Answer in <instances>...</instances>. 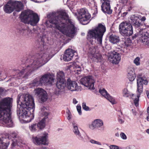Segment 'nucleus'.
Wrapping results in <instances>:
<instances>
[{
    "label": "nucleus",
    "instance_id": "35",
    "mask_svg": "<svg viewBox=\"0 0 149 149\" xmlns=\"http://www.w3.org/2000/svg\"><path fill=\"white\" fill-rule=\"evenodd\" d=\"M17 136V134L15 132H13L11 133H10L8 136V139H11L12 138H16Z\"/></svg>",
    "mask_w": 149,
    "mask_h": 149
},
{
    "label": "nucleus",
    "instance_id": "19",
    "mask_svg": "<svg viewBox=\"0 0 149 149\" xmlns=\"http://www.w3.org/2000/svg\"><path fill=\"white\" fill-rule=\"evenodd\" d=\"M109 59L113 63L118 64L120 60V55L118 53L113 51L111 53Z\"/></svg>",
    "mask_w": 149,
    "mask_h": 149
},
{
    "label": "nucleus",
    "instance_id": "60",
    "mask_svg": "<svg viewBox=\"0 0 149 149\" xmlns=\"http://www.w3.org/2000/svg\"><path fill=\"white\" fill-rule=\"evenodd\" d=\"M147 112L148 114H149V107H148L147 108Z\"/></svg>",
    "mask_w": 149,
    "mask_h": 149
},
{
    "label": "nucleus",
    "instance_id": "48",
    "mask_svg": "<svg viewBox=\"0 0 149 149\" xmlns=\"http://www.w3.org/2000/svg\"><path fill=\"white\" fill-rule=\"evenodd\" d=\"M31 0L34 2L38 3H42V2H45L46 1V0H41V1H37L36 0Z\"/></svg>",
    "mask_w": 149,
    "mask_h": 149
},
{
    "label": "nucleus",
    "instance_id": "31",
    "mask_svg": "<svg viewBox=\"0 0 149 149\" xmlns=\"http://www.w3.org/2000/svg\"><path fill=\"white\" fill-rule=\"evenodd\" d=\"M46 92L44 90L40 88H38L34 90L35 94L38 97L43 93H45Z\"/></svg>",
    "mask_w": 149,
    "mask_h": 149
},
{
    "label": "nucleus",
    "instance_id": "16",
    "mask_svg": "<svg viewBox=\"0 0 149 149\" xmlns=\"http://www.w3.org/2000/svg\"><path fill=\"white\" fill-rule=\"evenodd\" d=\"M111 0H101L102 3L101 8L102 11L105 13L111 14L112 10L111 9L110 2Z\"/></svg>",
    "mask_w": 149,
    "mask_h": 149
},
{
    "label": "nucleus",
    "instance_id": "34",
    "mask_svg": "<svg viewBox=\"0 0 149 149\" xmlns=\"http://www.w3.org/2000/svg\"><path fill=\"white\" fill-rule=\"evenodd\" d=\"M29 128L30 130L32 132H35L37 130V128H38L37 125H36V123H33L31 124L29 126Z\"/></svg>",
    "mask_w": 149,
    "mask_h": 149
},
{
    "label": "nucleus",
    "instance_id": "15",
    "mask_svg": "<svg viewBox=\"0 0 149 149\" xmlns=\"http://www.w3.org/2000/svg\"><path fill=\"white\" fill-rule=\"evenodd\" d=\"M72 124L73 132L74 134L79 140L84 142L86 141L88 136L86 134L83 135L81 134L79 130L77 124L74 121L72 122Z\"/></svg>",
    "mask_w": 149,
    "mask_h": 149
},
{
    "label": "nucleus",
    "instance_id": "61",
    "mask_svg": "<svg viewBox=\"0 0 149 149\" xmlns=\"http://www.w3.org/2000/svg\"><path fill=\"white\" fill-rule=\"evenodd\" d=\"M40 149H47L46 147H43L42 148H41Z\"/></svg>",
    "mask_w": 149,
    "mask_h": 149
},
{
    "label": "nucleus",
    "instance_id": "32",
    "mask_svg": "<svg viewBox=\"0 0 149 149\" xmlns=\"http://www.w3.org/2000/svg\"><path fill=\"white\" fill-rule=\"evenodd\" d=\"M38 100L42 102H44L47 100L48 96L47 92L43 93L38 97Z\"/></svg>",
    "mask_w": 149,
    "mask_h": 149
},
{
    "label": "nucleus",
    "instance_id": "42",
    "mask_svg": "<svg viewBox=\"0 0 149 149\" xmlns=\"http://www.w3.org/2000/svg\"><path fill=\"white\" fill-rule=\"evenodd\" d=\"M74 69L76 70L77 71H80V66L79 65H77L76 64H74L73 66Z\"/></svg>",
    "mask_w": 149,
    "mask_h": 149
},
{
    "label": "nucleus",
    "instance_id": "38",
    "mask_svg": "<svg viewBox=\"0 0 149 149\" xmlns=\"http://www.w3.org/2000/svg\"><path fill=\"white\" fill-rule=\"evenodd\" d=\"M74 0H68L67 4L68 6L71 7L74 5Z\"/></svg>",
    "mask_w": 149,
    "mask_h": 149
},
{
    "label": "nucleus",
    "instance_id": "47",
    "mask_svg": "<svg viewBox=\"0 0 149 149\" xmlns=\"http://www.w3.org/2000/svg\"><path fill=\"white\" fill-rule=\"evenodd\" d=\"M129 41L130 42H127V40L125 41L124 42V43L127 47H129L131 45V41L130 40Z\"/></svg>",
    "mask_w": 149,
    "mask_h": 149
},
{
    "label": "nucleus",
    "instance_id": "6",
    "mask_svg": "<svg viewBox=\"0 0 149 149\" xmlns=\"http://www.w3.org/2000/svg\"><path fill=\"white\" fill-rule=\"evenodd\" d=\"M106 30L104 26L100 24L94 29L90 30L88 33L87 38L92 45H93V40H97L98 43L102 44V38Z\"/></svg>",
    "mask_w": 149,
    "mask_h": 149
},
{
    "label": "nucleus",
    "instance_id": "39",
    "mask_svg": "<svg viewBox=\"0 0 149 149\" xmlns=\"http://www.w3.org/2000/svg\"><path fill=\"white\" fill-rule=\"evenodd\" d=\"M90 142L92 144H96L100 146L102 145V143L101 142L96 141L92 139H91L90 140Z\"/></svg>",
    "mask_w": 149,
    "mask_h": 149
},
{
    "label": "nucleus",
    "instance_id": "26",
    "mask_svg": "<svg viewBox=\"0 0 149 149\" xmlns=\"http://www.w3.org/2000/svg\"><path fill=\"white\" fill-rule=\"evenodd\" d=\"M131 19L132 21V23L136 27H138L141 25L140 20L139 18L134 15H132L131 17Z\"/></svg>",
    "mask_w": 149,
    "mask_h": 149
},
{
    "label": "nucleus",
    "instance_id": "8",
    "mask_svg": "<svg viewBox=\"0 0 149 149\" xmlns=\"http://www.w3.org/2000/svg\"><path fill=\"white\" fill-rule=\"evenodd\" d=\"M23 7L22 3L20 1H10L4 6L3 9L6 13L10 14L15 10L20 12L23 9Z\"/></svg>",
    "mask_w": 149,
    "mask_h": 149
},
{
    "label": "nucleus",
    "instance_id": "25",
    "mask_svg": "<svg viewBox=\"0 0 149 149\" xmlns=\"http://www.w3.org/2000/svg\"><path fill=\"white\" fill-rule=\"evenodd\" d=\"M109 40L113 44H117L119 42L120 39L118 36L111 33L109 35Z\"/></svg>",
    "mask_w": 149,
    "mask_h": 149
},
{
    "label": "nucleus",
    "instance_id": "14",
    "mask_svg": "<svg viewBox=\"0 0 149 149\" xmlns=\"http://www.w3.org/2000/svg\"><path fill=\"white\" fill-rule=\"evenodd\" d=\"M40 78L42 85H51L54 82V79L49 73L44 74Z\"/></svg>",
    "mask_w": 149,
    "mask_h": 149
},
{
    "label": "nucleus",
    "instance_id": "11",
    "mask_svg": "<svg viewBox=\"0 0 149 149\" xmlns=\"http://www.w3.org/2000/svg\"><path fill=\"white\" fill-rule=\"evenodd\" d=\"M80 83L84 86L90 89H94V84L95 80L92 76H88L81 78L80 80Z\"/></svg>",
    "mask_w": 149,
    "mask_h": 149
},
{
    "label": "nucleus",
    "instance_id": "62",
    "mask_svg": "<svg viewBox=\"0 0 149 149\" xmlns=\"http://www.w3.org/2000/svg\"><path fill=\"white\" fill-rule=\"evenodd\" d=\"M116 136L118 137L119 136V134L118 133H117L116 134Z\"/></svg>",
    "mask_w": 149,
    "mask_h": 149
},
{
    "label": "nucleus",
    "instance_id": "37",
    "mask_svg": "<svg viewBox=\"0 0 149 149\" xmlns=\"http://www.w3.org/2000/svg\"><path fill=\"white\" fill-rule=\"evenodd\" d=\"M89 5L91 4V6L92 7L93 6L95 9H97L96 3L93 0H88Z\"/></svg>",
    "mask_w": 149,
    "mask_h": 149
},
{
    "label": "nucleus",
    "instance_id": "3",
    "mask_svg": "<svg viewBox=\"0 0 149 149\" xmlns=\"http://www.w3.org/2000/svg\"><path fill=\"white\" fill-rule=\"evenodd\" d=\"M17 113L25 119L27 122L33 119L34 116L32 112L34 111L35 104L32 96L28 94H19L17 99Z\"/></svg>",
    "mask_w": 149,
    "mask_h": 149
},
{
    "label": "nucleus",
    "instance_id": "57",
    "mask_svg": "<svg viewBox=\"0 0 149 149\" xmlns=\"http://www.w3.org/2000/svg\"><path fill=\"white\" fill-rule=\"evenodd\" d=\"M71 118V116H70V115H69L67 117V118L68 120H70Z\"/></svg>",
    "mask_w": 149,
    "mask_h": 149
},
{
    "label": "nucleus",
    "instance_id": "36",
    "mask_svg": "<svg viewBox=\"0 0 149 149\" xmlns=\"http://www.w3.org/2000/svg\"><path fill=\"white\" fill-rule=\"evenodd\" d=\"M140 58L139 57H136L134 60V63L137 66L139 65L140 64Z\"/></svg>",
    "mask_w": 149,
    "mask_h": 149
},
{
    "label": "nucleus",
    "instance_id": "55",
    "mask_svg": "<svg viewBox=\"0 0 149 149\" xmlns=\"http://www.w3.org/2000/svg\"><path fill=\"white\" fill-rule=\"evenodd\" d=\"M3 91V89L2 88H0V95H1Z\"/></svg>",
    "mask_w": 149,
    "mask_h": 149
},
{
    "label": "nucleus",
    "instance_id": "51",
    "mask_svg": "<svg viewBox=\"0 0 149 149\" xmlns=\"http://www.w3.org/2000/svg\"><path fill=\"white\" fill-rule=\"evenodd\" d=\"M146 93L148 98L149 99V90H146Z\"/></svg>",
    "mask_w": 149,
    "mask_h": 149
},
{
    "label": "nucleus",
    "instance_id": "10",
    "mask_svg": "<svg viewBox=\"0 0 149 149\" xmlns=\"http://www.w3.org/2000/svg\"><path fill=\"white\" fill-rule=\"evenodd\" d=\"M119 29L120 33L123 36H130L133 33L132 26L129 22L125 21L119 24Z\"/></svg>",
    "mask_w": 149,
    "mask_h": 149
},
{
    "label": "nucleus",
    "instance_id": "53",
    "mask_svg": "<svg viewBox=\"0 0 149 149\" xmlns=\"http://www.w3.org/2000/svg\"><path fill=\"white\" fill-rule=\"evenodd\" d=\"M127 13H128L127 12H124L122 14V15L123 17H124L125 16Z\"/></svg>",
    "mask_w": 149,
    "mask_h": 149
},
{
    "label": "nucleus",
    "instance_id": "18",
    "mask_svg": "<svg viewBox=\"0 0 149 149\" xmlns=\"http://www.w3.org/2000/svg\"><path fill=\"white\" fill-rule=\"evenodd\" d=\"M17 30L20 34L28 37H31L34 34V29L32 30L27 26L18 28Z\"/></svg>",
    "mask_w": 149,
    "mask_h": 149
},
{
    "label": "nucleus",
    "instance_id": "2",
    "mask_svg": "<svg viewBox=\"0 0 149 149\" xmlns=\"http://www.w3.org/2000/svg\"><path fill=\"white\" fill-rule=\"evenodd\" d=\"M49 21L54 27L67 36L73 38L76 35L74 22L69 18L65 11H61L56 16L51 18Z\"/></svg>",
    "mask_w": 149,
    "mask_h": 149
},
{
    "label": "nucleus",
    "instance_id": "21",
    "mask_svg": "<svg viewBox=\"0 0 149 149\" xmlns=\"http://www.w3.org/2000/svg\"><path fill=\"white\" fill-rule=\"evenodd\" d=\"M66 87L69 90L72 91L79 90V86L77 82L71 80L69 78L67 80Z\"/></svg>",
    "mask_w": 149,
    "mask_h": 149
},
{
    "label": "nucleus",
    "instance_id": "54",
    "mask_svg": "<svg viewBox=\"0 0 149 149\" xmlns=\"http://www.w3.org/2000/svg\"><path fill=\"white\" fill-rule=\"evenodd\" d=\"M141 19L142 21H144L146 20V18L145 17L143 16L142 17V18Z\"/></svg>",
    "mask_w": 149,
    "mask_h": 149
},
{
    "label": "nucleus",
    "instance_id": "27",
    "mask_svg": "<svg viewBox=\"0 0 149 149\" xmlns=\"http://www.w3.org/2000/svg\"><path fill=\"white\" fill-rule=\"evenodd\" d=\"M30 85L31 87L42 85L39 77H37L34 79Z\"/></svg>",
    "mask_w": 149,
    "mask_h": 149
},
{
    "label": "nucleus",
    "instance_id": "20",
    "mask_svg": "<svg viewBox=\"0 0 149 149\" xmlns=\"http://www.w3.org/2000/svg\"><path fill=\"white\" fill-rule=\"evenodd\" d=\"M104 125L103 120L100 119H97L93 120L89 125V128L92 130L102 127Z\"/></svg>",
    "mask_w": 149,
    "mask_h": 149
},
{
    "label": "nucleus",
    "instance_id": "56",
    "mask_svg": "<svg viewBox=\"0 0 149 149\" xmlns=\"http://www.w3.org/2000/svg\"><path fill=\"white\" fill-rule=\"evenodd\" d=\"M60 92V91H58V92H56L55 93V94L56 95H58L59 94V92Z\"/></svg>",
    "mask_w": 149,
    "mask_h": 149
},
{
    "label": "nucleus",
    "instance_id": "30",
    "mask_svg": "<svg viewBox=\"0 0 149 149\" xmlns=\"http://www.w3.org/2000/svg\"><path fill=\"white\" fill-rule=\"evenodd\" d=\"M56 78L57 81L65 80L64 72L62 71H60L58 72L57 73Z\"/></svg>",
    "mask_w": 149,
    "mask_h": 149
},
{
    "label": "nucleus",
    "instance_id": "23",
    "mask_svg": "<svg viewBox=\"0 0 149 149\" xmlns=\"http://www.w3.org/2000/svg\"><path fill=\"white\" fill-rule=\"evenodd\" d=\"M127 78L130 81H133L136 78L134 69L132 67L128 68L127 69Z\"/></svg>",
    "mask_w": 149,
    "mask_h": 149
},
{
    "label": "nucleus",
    "instance_id": "44",
    "mask_svg": "<svg viewBox=\"0 0 149 149\" xmlns=\"http://www.w3.org/2000/svg\"><path fill=\"white\" fill-rule=\"evenodd\" d=\"M121 138L124 140L126 139L127 137L125 134L123 132H121L120 134Z\"/></svg>",
    "mask_w": 149,
    "mask_h": 149
},
{
    "label": "nucleus",
    "instance_id": "5",
    "mask_svg": "<svg viewBox=\"0 0 149 149\" xmlns=\"http://www.w3.org/2000/svg\"><path fill=\"white\" fill-rule=\"evenodd\" d=\"M137 90L138 93L136 95L134 94H130L129 92L126 88H125L123 91V95L125 97H129L134 100V103L136 107L139 105V98L141 93L143 91V85H147L148 82L147 78L142 74H139L136 78Z\"/></svg>",
    "mask_w": 149,
    "mask_h": 149
},
{
    "label": "nucleus",
    "instance_id": "9",
    "mask_svg": "<svg viewBox=\"0 0 149 149\" xmlns=\"http://www.w3.org/2000/svg\"><path fill=\"white\" fill-rule=\"evenodd\" d=\"M77 12V18L81 24L86 25L89 23L91 16L86 9H80L78 10Z\"/></svg>",
    "mask_w": 149,
    "mask_h": 149
},
{
    "label": "nucleus",
    "instance_id": "59",
    "mask_svg": "<svg viewBox=\"0 0 149 149\" xmlns=\"http://www.w3.org/2000/svg\"><path fill=\"white\" fill-rule=\"evenodd\" d=\"M148 114V116L147 117V119L148 121H149V114Z\"/></svg>",
    "mask_w": 149,
    "mask_h": 149
},
{
    "label": "nucleus",
    "instance_id": "22",
    "mask_svg": "<svg viewBox=\"0 0 149 149\" xmlns=\"http://www.w3.org/2000/svg\"><path fill=\"white\" fill-rule=\"evenodd\" d=\"M74 51L72 49H68L66 50L63 56V60L65 61L71 60L74 56Z\"/></svg>",
    "mask_w": 149,
    "mask_h": 149
},
{
    "label": "nucleus",
    "instance_id": "50",
    "mask_svg": "<svg viewBox=\"0 0 149 149\" xmlns=\"http://www.w3.org/2000/svg\"><path fill=\"white\" fill-rule=\"evenodd\" d=\"M118 122L121 124L123 123L124 122V121L123 119L120 118L118 119Z\"/></svg>",
    "mask_w": 149,
    "mask_h": 149
},
{
    "label": "nucleus",
    "instance_id": "4",
    "mask_svg": "<svg viewBox=\"0 0 149 149\" xmlns=\"http://www.w3.org/2000/svg\"><path fill=\"white\" fill-rule=\"evenodd\" d=\"M12 99L6 97L0 102V123L8 127H12L13 123L11 118Z\"/></svg>",
    "mask_w": 149,
    "mask_h": 149
},
{
    "label": "nucleus",
    "instance_id": "43",
    "mask_svg": "<svg viewBox=\"0 0 149 149\" xmlns=\"http://www.w3.org/2000/svg\"><path fill=\"white\" fill-rule=\"evenodd\" d=\"M77 109L79 115L81 114V107L80 105H77Z\"/></svg>",
    "mask_w": 149,
    "mask_h": 149
},
{
    "label": "nucleus",
    "instance_id": "29",
    "mask_svg": "<svg viewBox=\"0 0 149 149\" xmlns=\"http://www.w3.org/2000/svg\"><path fill=\"white\" fill-rule=\"evenodd\" d=\"M140 39L143 42H147L149 40V33L147 32L143 33L141 35Z\"/></svg>",
    "mask_w": 149,
    "mask_h": 149
},
{
    "label": "nucleus",
    "instance_id": "12",
    "mask_svg": "<svg viewBox=\"0 0 149 149\" xmlns=\"http://www.w3.org/2000/svg\"><path fill=\"white\" fill-rule=\"evenodd\" d=\"M48 138V134L44 132L39 136H37L35 137L32 138V140L33 143L36 145H39L43 144L44 145H47V143Z\"/></svg>",
    "mask_w": 149,
    "mask_h": 149
},
{
    "label": "nucleus",
    "instance_id": "24",
    "mask_svg": "<svg viewBox=\"0 0 149 149\" xmlns=\"http://www.w3.org/2000/svg\"><path fill=\"white\" fill-rule=\"evenodd\" d=\"M8 138L0 136V148L6 149L9 144V142L7 140Z\"/></svg>",
    "mask_w": 149,
    "mask_h": 149
},
{
    "label": "nucleus",
    "instance_id": "41",
    "mask_svg": "<svg viewBox=\"0 0 149 149\" xmlns=\"http://www.w3.org/2000/svg\"><path fill=\"white\" fill-rule=\"evenodd\" d=\"M46 108L44 107H42L41 108V113H43V114L44 115H45V116H47L48 115V113L46 112Z\"/></svg>",
    "mask_w": 149,
    "mask_h": 149
},
{
    "label": "nucleus",
    "instance_id": "40",
    "mask_svg": "<svg viewBox=\"0 0 149 149\" xmlns=\"http://www.w3.org/2000/svg\"><path fill=\"white\" fill-rule=\"evenodd\" d=\"M82 108L84 110L87 111L89 110V108L88 107L86 106V103L84 102L82 104Z\"/></svg>",
    "mask_w": 149,
    "mask_h": 149
},
{
    "label": "nucleus",
    "instance_id": "17",
    "mask_svg": "<svg viewBox=\"0 0 149 149\" xmlns=\"http://www.w3.org/2000/svg\"><path fill=\"white\" fill-rule=\"evenodd\" d=\"M99 92L103 96L108 100L112 104L116 103L117 102L115 98L111 96L104 88H102L99 89Z\"/></svg>",
    "mask_w": 149,
    "mask_h": 149
},
{
    "label": "nucleus",
    "instance_id": "49",
    "mask_svg": "<svg viewBox=\"0 0 149 149\" xmlns=\"http://www.w3.org/2000/svg\"><path fill=\"white\" fill-rule=\"evenodd\" d=\"M132 113L134 116H136V115L137 112L135 110L132 109Z\"/></svg>",
    "mask_w": 149,
    "mask_h": 149
},
{
    "label": "nucleus",
    "instance_id": "46",
    "mask_svg": "<svg viewBox=\"0 0 149 149\" xmlns=\"http://www.w3.org/2000/svg\"><path fill=\"white\" fill-rule=\"evenodd\" d=\"M12 143L11 145L13 146H15L16 143H18V142L17 141V140L16 139L12 140Z\"/></svg>",
    "mask_w": 149,
    "mask_h": 149
},
{
    "label": "nucleus",
    "instance_id": "13",
    "mask_svg": "<svg viewBox=\"0 0 149 149\" xmlns=\"http://www.w3.org/2000/svg\"><path fill=\"white\" fill-rule=\"evenodd\" d=\"M88 56L91 59H96L99 62H100L102 56L99 52L97 47H90L88 51Z\"/></svg>",
    "mask_w": 149,
    "mask_h": 149
},
{
    "label": "nucleus",
    "instance_id": "7",
    "mask_svg": "<svg viewBox=\"0 0 149 149\" xmlns=\"http://www.w3.org/2000/svg\"><path fill=\"white\" fill-rule=\"evenodd\" d=\"M20 17L22 22L32 26H36L40 20L38 15L31 10L22 12Z\"/></svg>",
    "mask_w": 149,
    "mask_h": 149
},
{
    "label": "nucleus",
    "instance_id": "58",
    "mask_svg": "<svg viewBox=\"0 0 149 149\" xmlns=\"http://www.w3.org/2000/svg\"><path fill=\"white\" fill-rule=\"evenodd\" d=\"M146 132L147 133L149 134V129L146 130Z\"/></svg>",
    "mask_w": 149,
    "mask_h": 149
},
{
    "label": "nucleus",
    "instance_id": "1",
    "mask_svg": "<svg viewBox=\"0 0 149 149\" xmlns=\"http://www.w3.org/2000/svg\"><path fill=\"white\" fill-rule=\"evenodd\" d=\"M50 49L41 51L36 55L31 57V59H27L26 62V68L21 71L18 70V74L15 75L12 79H27L32 72L46 63L53 56Z\"/></svg>",
    "mask_w": 149,
    "mask_h": 149
},
{
    "label": "nucleus",
    "instance_id": "28",
    "mask_svg": "<svg viewBox=\"0 0 149 149\" xmlns=\"http://www.w3.org/2000/svg\"><path fill=\"white\" fill-rule=\"evenodd\" d=\"M57 87L59 89H63L66 85L65 80L57 81L56 83Z\"/></svg>",
    "mask_w": 149,
    "mask_h": 149
},
{
    "label": "nucleus",
    "instance_id": "33",
    "mask_svg": "<svg viewBox=\"0 0 149 149\" xmlns=\"http://www.w3.org/2000/svg\"><path fill=\"white\" fill-rule=\"evenodd\" d=\"M45 119L43 118L40 122L37 124L38 128L40 129L43 128L45 126Z\"/></svg>",
    "mask_w": 149,
    "mask_h": 149
},
{
    "label": "nucleus",
    "instance_id": "52",
    "mask_svg": "<svg viewBox=\"0 0 149 149\" xmlns=\"http://www.w3.org/2000/svg\"><path fill=\"white\" fill-rule=\"evenodd\" d=\"M78 102L75 98H74L73 100V103L74 104H76Z\"/></svg>",
    "mask_w": 149,
    "mask_h": 149
},
{
    "label": "nucleus",
    "instance_id": "45",
    "mask_svg": "<svg viewBox=\"0 0 149 149\" xmlns=\"http://www.w3.org/2000/svg\"><path fill=\"white\" fill-rule=\"evenodd\" d=\"M109 149H119V147L116 145H111L109 146Z\"/></svg>",
    "mask_w": 149,
    "mask_h": 149
}]
</instances>
